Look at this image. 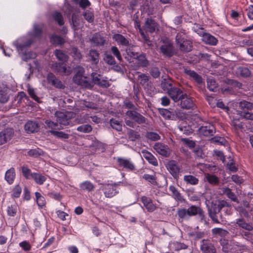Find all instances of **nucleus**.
I'll return each instance as SVG.
<instances>
[{
  "instance_id": "1",
  "label": "nucleus",
  "mask_w": 253,
  "mask_h": 253,
  "mask_svg": "<svg viewBox=\"0 0 253 253\" xmlns=\"http://www.w3.org/2000/svg\"><path fill=\"white\" fill-rule=\"evenodd\" d=\"M208 211L213 222L220 223L224 221V215L232 214V206L227 201L218 199L211 203V206L208 207Z\"/></svg>"
},
{
  "instance_id": "2",
  "label": "nucleus",
  "mask_w": 253,
  "mask_h": 253,
  "mask_svg": "<svg viewBox=\"0 0 253 253\" xmlns=\"http://www.w3.org/2000/svg\"><path fill=\"white\" fill-rule=\"evenodd\" d=\"M177 214L179 219L183 220L188 219L190 217L198 215L201 218L204 217V211L199 206L191 205L187 209L184 208L178 209Z\"/></svg>"
},
{
  "instance_id": "3",
  "label": "nucleus",
  "mask_w": 253,
  "mask_h": 253,
  "mask_svg": "<svg viewBox=\"0 0 253 253\" xmlns=\"http://www.w3.org/2000/svg\"><path fill=\"white\" fill-rule=\"evenodd\" d=\"M175 41L180 51L188 52L192 50L193 43L188 39L185 30L181 29L178 32L175 37Z\"/></svg>"
},
{
  "instance_id": "4",
  "label": "nucleus",
  "mask_w": 253,
  "mask_h": 253,
  "mask_svg": "<svg viewBox=\"0 0 253 253\" xmlns=\"http://www.w3.org/2000/svg\"><path fill=\"white\" fill-rule=\"evenodd\" d=\"M77 70V72L73 78V82L83 87L91 89L92 87V83L89 82V79L84 76V68L79 67Z\"/></svg>"
},
{
  "instance_id": "5",
  "label": "nucleus",
  "mask_w": 253,
  "mask_h": 253,
  "mask_svg": "<svg viewBox=\"0 0 253 253\" xmlns=\"http://www.w3.org/2000/svg\"><path fill=\"white\" fill-rule=\"evenodd\" d=\"M73 114L71 112L63 113L56 112L55 116L56 117V121L61 125L67 126L70 125L71 120Z\"/></svg>"
},
{
  "instance_id": "6",
  "label": "nucleus",
  "mask_w": 253,
  "mask_h": 253,
  "mask_svg": "<svg viewBox=\"0 0 253 253\" xmlns=\"http://www.w3.org/2000/svg\"><path fill=\"white\" fill-rule=\"evenodd\" d=\"M160 52L166 57H170L174 53L172 43L169 40H165L160 47Z\"/></svg>"
},
{
  "instance_id": "7",
  "label": "nucleus",
  "mask_w": 253,
  "mask_h": 253,
  "mask_svg": "<svg viewBox=\"0 0 253 253\" xmlns=\"http://www.w3.org/2000/svg\"><path fill=\"white\" fill-rule=\"evenodd\" d=\"M125 114L129 119H131L138 124L146 123V119L139 113L137 112L136 110H128Z\"/></svg>"
},
{
  "instance_id": "8",
  "label": "nucleus",
  "mask_w": 253,
  "mask_h": 253,
  "mask_svg": "<svg viewBox=\"0 0 253 253\" xmlns=\"http://www.w3.org/2000/svg\"><path fill=\"white\" fill-rule=\"evenodd\" d=\"M200 250L202 253H217L214 246L209 239H203L201 241Z\"/></svg>"
},
{
  "instance_id": "9",
  "label": "nucleus",
  "mask_w": 253,
  "mask_h": 253,
  "mask_svg": "<svg viewBox=\"0 0 253 253\" xmlns=\"http://www.w3.org/2000/svg\"><path fill=\"white\" fill-rule=\"evenodd\" d=\"M154 150L160 155L168 157L170 154V150L169 146L161 142H157L153 146Z\"/></svg>"
},
{
  "instance_id": "10",
  "label": "nucleus",
  "mask_w": 253,
  "mask_h": 253,
  "mask_svg": "<svg viewBox=\"0 0 253 253\" xmlns=\"http://www.w3.org/2000/svg\"><path fill=\"white\" fill-rule=\"evenodd\" d=\"M167 92L170 98L175 102L179 101L184 94L180 88L176 87L167 88Z\"/></svg>"
},
{
  "instance_id": "11",
  "label": "nucleus",
  "mask_w": 253,
  "mask_h": 253,
  "mask_svg": "<svg viewBox=\"0 0 253 253\" xmlns=\"http://www.w3.org/2000/svg\"><path fill=\"white\" fill-rule=\"evenodd\" d=\"M180 100V106L183 109H190L193 108L195 106L194 99L186 93L183 94Z\"/></svg>"
},
{
  "instance_id": "12",
  "label": "nucleus",
  "mask_w": 253,
  "mask_h": 253,
  "mask_svg": "<svg viewBox=\"0 0 253 253\" xmlns=\"http://www.w3.org/2000/svg\"><path fill=\"white\" fill-rule=\"evenodd\" d=\"M14 135L12 128H7L0 132V145H2L9 141Z\"/></svg>"
},
{
  "instance_id": "13",
  "label": "nucleus",
  "mask_w": 253,
  "mask_h": 253,
  "mask_svg": "<svg viewBox=\"0 0 253 253\" xmlns=\"http://www.w3.org/2000/svg\"><path fill=\"white\" fill-rule=\"evenodd\" d=\"M215 131L214 126L209 123H207L205 126H201L199 129V133L205 136L213 135Z\"/></svg>"
},
{
  "instance_id": "14",
  "label": "nucleus",
  "mask_w": 253,
  "mask_h": 253,
  "mask_svg": "<svg viewBox=\"0 0 253 253\" xmlns=\"http://www.w3.org/2000/svg\"><path fill=\"white\" fill-rule=\"evenodd\" d=\"M24 129L27 133H33L39 131L40 126L35 121H28L24 126Z\"/></svg>"
},
{
  "instance_id": "15",
  "label": "nucleus",
  "mask_w": 253,
  "mask_h": 253,
  "mask_svg": "<svg viewBox=\"0 0 253 253\" xmlns=\"http://www.w3.org/2000/svg\"><path fill=\"white\" fill-rule=\"evenodd\" d=\"M117 185L108 184L104 185L102 189L105 196L107 198H112L115 196L118 191L116 189Z\"/></svg>"
},
{
  "instance_id": "16",
  "label": "nucleus",
  "mask_w": 253,
  "mask_h": 253,
  "mask_svg": "<svg viewBox=\"0 0 253 253\" xmlns=\"http://www.w3.org/2000/svg\"><path fill=\"white\" fill-rule=\"evenodd\" d=\"M167 168L173 177L176 178L178 176L180 168L175 161L171 160L169 161L167 164Z\"/></svg>"
},
{
  "instance_id": "17",
  "label": "nucleus",
  "mask_w": 253,
  "mask_h": 253,
  "mask_svg": "<svg viewBox=\"0 0 253 253\" xmlns=\"http://www.w3.org/2000/svg\"><path fill=\"white\" fill-rule=\"evenodd\" d=\"M158 24L152 18H147L143 26L144 30L147 32L153 33L155 32L156 30L158 29Z\"/></svg>"
},
{
  "instance_id": "18",
  "label": "nucleus",
  "mask_w": 253,
  "mask_h": 253,
  "mask_svg": "<svg viewBox=\"0 0 253 253\" xmlns=\"http://www.w3.org/2000/svg\"><path fill=\"white\" fill-rule=\"evenodd\" d=\"M86 61L92 64L97 65L99 61V53L95 49H90L86 55Z\"/></svg>"
},
{
  "instance_id": "19",
  "label": "nucleus",
  "mask_w": 253,
  "mask_h": 253,
  "mask_svg": "<svg viewBox=\"0 0 253 253\" xmlns=\"http://www.w3.org/2000/svg\"><path fill=\"white\" fill-rule=\"evenodd\" d=\"M142 157L148 161V162L154 166H157L158 163L156 157L150 152L146 150H143L141 151Z\"/></svg>"
},
{
  "instance_id": "20",
  "label": "nucleus",
  "mask_w": 253,
  "mask_h": 253,
  "mask_svg": "<svg viewBox=\"0 0 253 253\" xmlns=\"http://www.w3.org/2000/svg\"><path fill=\"white\" fill-rule=\"evenodd\" d=\"M47 80L49 83H50L52 85L56 88H64L65 86L52 73H49L47 77Z\"/></svg>"
},
{
  "instance_id": "21",
  "label": "nucleus",
  "mask_w": 253,
  "mask_h": 253,
  "mask_svg": "<svg viewBox=\"0 0 253 253\" xmlns=\"http://www.w3.org/2000/svg\"><path fill=\"white\" fill-rule=\"evenodd\" d=\"M117 162L119 166L123 168L129 170H133L135 169L134 164L129 160L119 158L117 159Z\"/></svg>"
},
{
  "instance_id": "22",
  "label": "nucleus",
  "mask_w": 253,
  "mask_h": 253,
  "mask_svg": "<svg viewBox=\"0 0 253 253\" xmlns=\"http://www.w3.org/2000/svg\"><path fill=\"white\" fill-rule=\"evenodd\" d=\"M202 40L206 44L215 45L217 43V40L209 33H204L203 34Z\"/></svg>"
},
{
  "instance_id": "23",
  "label": "nucleus",
  "mask_w": 253,
  "mask_h": 253,
  "mask_svg": "<svg viewBox=\"0 0 253 253\" xmlns=\"http://www.w3.org/2000/svg\"><path fill=\"white\" fill-rule=\"evenodd\" d=\"M141 201L148 211L152 212L156 209V206L153 204L152 200L150 198L143 196L141 198Z\"/></svg>"
},
{
  "instance_id": "24",
  "label": "nucleus",
  "mask_w": 253,
  "mask_h": 253,
  "mask_svg": "<svg viewBox=\"0 0 253 253\" xmlns=\"http://www.w3.org/2000/svg\"><path fill=\"white\" fill-rule=\"evenodd\" d=\"M90 42L94 46H102L104 44L105 40L99 33H95L90 39Z\"/></svg>"
},
{
  "instance_id": "25",
  "label": "nucleus",
  "mask_w": 253,
  "mask_h": 253,
  "mask_svg": "<svg viewBox=\"0 0 253 253\" xmlns=\"http://www.w3.org/2000/svg\"><path fill=\"white\" fill-rule=\"evenodd\" d=\"M236 224L237 226L249 231H252L253 229V226L250 223L246 222L243 218L237 219L236 220Z\"/></svg>"
},
{
  "instance_id": "26",
  "label": "nucleus",
  "mask_w": 253,
  "mask_h": 253,
  "mask_svg": "<svg viewBox=\"0 0 253 253\" xmlns=\"http://www.w3.org/2000/svg\"><path fill=\"white\" fill-rule=\"evenodd\" d=\"M184 73L192 78L198 84H201L203 83V79L201 76L198 75L194 71H192L188 69H184Z\"/></svg>"
},
{
  "instance_id": "27",
  "label": "nucleus",
  "mask_w": 253,
  "mask_h": 253,
  "mask_svg": "<svg viewBox=\"0 0 253 253\" xmlns=\"http://www.w3.org/2000/svg\"><path fill=\"white\" fill-rule=\"evenodd\" d=\"M169 190L171 192V196L177 201L183 202L184 199L177 189L173 185L169 187Z\"/></svg>"
},
{
  "instance_id": "28",
  "label": "nucleus",
  "mask_w": 253,
  "mask_h": 253,
  "mask_svg": "<svg viewBox=\"0 0 253 253\" xmlns=\"http://www.w3.org/2000/svg\"><path fill=\"white\" fill-rule=\"evenodd\" d=\"M113 39L118 44L123 46H127L129 44V42L124 36L121 34H116L113 35Z\"/></svg>"
},
{
  "instance_id": "29",
  "label": "nucleus",
  "mask_w": 253,
  "mask_h": 253,
  "mask_svg": "<svg viewBox=\"0 0 253 253\" xmlns=\"http://www.w3.org/2000/svg\"><path fill=\"white\" fill-rule=\"evenodd\" d=\"M15 177V173L14 168H11L6 171L5 174V179L9 184L13 183Z\"/></svg>"
},
{
  "instance_id": "30",
  "label": "nucleus",
  "mask_w": 253,
  "mask_h": 253,
  "mask_svg": "<svg viewBox=\"0 0 253 253\" xmlns=\"http://www.w3.org/2000/svg\"><path fill=\"white\" fill-rule=\"evenodd\" d=\"M31 177L39 185L42 184L46 180V177L40 173H31Z\"/></svg>"
},
{
  "instance_id": "31",
  "label": "nucleus",
  "mask_w": 253,
  "mask_h": 253,
  "mask_svg": "<svg viewBox=\"0 0 253 253\" xmlns=\"http://www.w3.org/2000/svg\"><path fill=\"white\" fill-rule=\"evenodd\" d=\"M9 90L7 87H0V102L4 103L9 99Z\"/></svg>"
},
{
  "instance_id": "32",
  "label": "nucleus",
  "mask_w": 253,
  "mask_h": 253,
  "mask_svg": "<svg viewBox=\"0 0 253 253\" xmlns=\"http://www.w3.org/2000/svg\"><path fill=\"white\" fill-rule=\"evenodd\" d=\"M222 192L224 194L230 199L232 201L239 203V200L235 195V194L232 192L231 190L228 187H223L222 188Z\"/></svg>"
},
{
  "instance_id": "33",
  "label": "nucleus",
  "mask_w": 253,
  "mask_h": 253,
  "mask_svg": "<svg viewBox=\"0 0 253 253\" xmlns=\"http://www.w3.org/2000/svg\"><path fill=\"white\" fill-rule=\"evenodd\" d=\"M183 180L187 184L195 185L198 184L199 179L192 175H186L183 177Z\"/></svg>"
},
{
  "instance_id": "34",
  "label": "nucleus",
  "mask_w": 253,
  "mask_h": 253,
  "mask_svg": "<svg viewBox=\"0 0 253 253\" xmlns=\"http://www.w3.org/2000/svg\"><path fill=\"white\" fill-rule=\"evenodd\" d=\"M136 59L137 60V63L139 66L145 67L149 64V62L144 54L138 55V57L136 58Z\"/></svg>"
},
{
  "instance_id": "35",
  "label": "nucleus",
  "mask_w": 253,
  "mask_h": 253,
  "mask_svg": "<svg viewBox=\"0 0 253 253\" xmlns=\"http://www.w3.org/2000/svg\"><path fill=\"white\" fill-rule=\"evenodd\" d=\"M207 87L211 91H215L217 88L218 84L215 80L212 77L207 78Z\"/></svg>"
},
{
  "instance_id": "36",
  "label": "nucleus",
  "mask_w": 253,
  "mask_h": 253,
  "mask_svg": "<svg viewBox=\"0 0 253 253\" xmlns=\"http://www.w3.org/2000/svg\"><path fill=\"white\" fill-rule=\"evenodd\" d=\"M220 244L222 246V251L225 253H229L233 249L232 245L229 243L228 240L224 239L220 240Z\"/></svg>"
},
{
  "instance_id": "37",
  "label": "nucleus",
  "mask_w": 253,
  "mask_h": 253,
  "mask_svg": "<svg viewBox=\"0 0 253 253\" xmlns=\"http://www.w3.org/2000/svg\"><path fill=\"white\" fill-rule=\"evenodd\" d=\"M237 73L238 75L243 78H247L251 75V72L247 67H240L237 69Z\"/></svg>"
},
{
  "instance_id": "38",
  "label": "nucleus",
  "mask_w": 253,
  "mask_h": 253,
  "mask_svg": "<svg viewBox=\"0 0 253 253\" xmlns=\"http://www.w3.org/2000/svg\"><path fill=\"white\" fill-rule=\"evenodd\" d=\"M80 187L83 190L88 192L92 191L95 188L94 185L89 181H85L80 184Z\"/></svg>"
},
{
  "instance_id": "39",
  "label": "nucleus",
  "mask_w": 253,
  "mask_h": 253,
  "mask_svg": "<svg viewBox=\"0 0 253 253\" xmlns=\"http://www.w3.org/2000/svg\"><path fill=\"white\" fill-rule=\"evenodd\" d=\"M44 123L46 126V128L50 129L49 132L51 134L52 130H57L61 129V128L58 127V125L57 123H55L48 120H46Z\"/></svg>"
},
{
  "instance_id": "40",
  "label": "nucleus",
  "mask_w": 253,
  "mask_h": 253,
  "mask_svg": "<svg viewBox=\"0 0 253 253\" xmlns=\"http://www.w3.org/2000/svg\"><path fill=\"white\" fill-rule=\"evenodd\" d=\"M205 177L207 181L212 185H217L219 183L218 178L215 175L210 173H205Z\"/></svg>"
},
{
  "instance_id": "41",
  "label": "nucleus",
  "mask_w": 253,
  "mask_h": 253,
  "mask_svg": "<svg viewBox=\"0 0 253 253\" xmlns=\"http://www.w3.org/2000/svg\"><path fill=\"white\" fill-rule=\"evenodd\" d=\"M83 16L84 18L88 23H93L94 20V13L93 11L86 10L83 13Z\"/></svg>"
},
{
  "instance_id": "42",
  "label": "nucleus",
  "mask_w": 253,
  "mask_h": 253,
  "mask_svg": "<svg viewBox=\"0 0 253 253\" xmlns=\"http://www.w3.org/2000/svg\"><path fill=\"white\" fill-rule=\"evenodd\" d=\"M206 235V232L202 231H194L189 233L190 237L195 240H198Z\"/></svg>"
},
{
  "instance_id": "43",
  "label": "nucleus",
  "mask_w": 253,
  "mask_h": 253,
  "mask_svg": "<svg viewBox=\"0 0 253 253\" xmlns=\"http://www.w3.org/2000/svg\"><path fill=\"white\" fill-rule=\"evenodd\" d=\"M52 17L59 26H62L64 24L63 16L60 12L57 11L54 12L52 13Z\"/></svg>"
},
{
  "instance_id": "44",
  "label": "nucleus",
  "mask_w": 253,
  "mask_h": 253,
  "mask_svg": "<svg viewBox=\"0 0 253 253\" xmlns=\"http://www.w3.org/2000/svg\"><path fill=\"white\" fill-rule=\"evenodd\" d=\"M128 138L132 141H134L140 138L139 133L131 129H129L127 131Z\"/></svg>"
},
{
  "instance_id": "45",
  "label": "nucleus",
  "mask_w": 253,
  "mask_h": 253,
  "mask_svg": "<svg viewBox=\"0 0 253 253\" xmlns=\"http://www.w3.org/2000/svg\"><path fill=\"white\" fill-rule=\"evenodd\" d=\"M54 53L57 58L62 61L66 62L68 59V56L64 53L62 50L56 49Z\"/></svg>"
},
{
  "instance_id": "46",
  "label": "nucleus",
  "mask_w": 253,
  "mask_h": 253,
  "mask_svg": "<svg viewBox=\"0 0 253 253\" xmlns=\"http://www.w3.org/2000/svg\"><path fill=\"white\" fill-rule=\"evenodd\" d=\"M110 124L113 129L118 131L122 130V125L118 120L112 118L110 120Z\"/></svg>"
},
{
  "instance_id": "47",
  "label": "nucleus",
  "mask_w": 253,
  "mask_h": 253,
  "mask_svg": "<svg viewBox=\"0 0 253 253\" xmlns=\"http://www.w3.org/2000/svg\"><path fill=\"white\" fill-rule=\"evenodd\" d=\"M51 134L55 137L61 139H66L69 138V135L68 134L63 131H58L57 130H52L51 132Z\"/></svg>"
},
{
  "instance_id": "48",
  "label": "nucleus",
  "mask_w": 253,
  "mask_h": 253,
  "mask_svg": "<svg viewBox=\"0 0 253 253\" xmlns=\"http://www.w3.org/2000/svg\"><path fill=\"white\" fill-rule=\"evenodd\" d=\"M239 107L241 109L251 110L253 109V103L245 100L242 101L239 103Z\"/></svg>"
},
{
  "instance_id": "49",
  "label": "nucleus",
  "mask_w": 253,
  "mask_h": 253,
  "mask_svg": "<svg viewBox=\"0 0 253 253\" xmlns=\"http://www.w3.org/2000/svg\"><path fill=\"white\" fill-rule=\"evenodd\" d=\"M137 80L141 85L144 86L148 84L149 77L145 74H141L138 76Z\"/></svg>"
},
{
  "instance_id": "50",
  "label": "nucleus",
  "mask_w": 253,
  "mask_h": 253,
  "mask_svg": "<svg viewBox=\"0 0 253 253\" xmlns=\"http://www.w3.org/2000/svg\"><path fill=\"white\" fill-rule=\"evenodd\" d=\"M231 125L235 130L242 131L244 129V123L237 119L233 120L232 121Z\"/></svg>"
},
{
  "instance_id": "51",
  "label": "nucleus",
  "mask_w": 253,
  "mask_h": 253,
  "mask_svg": "<svg viewBox=\"0 0 253 253\" xmlns=\"http://www.w3.org/2000/svg\"><path fill=\"white\" fill-rule=\"evenodd\" d=\"M50 41L53 43L61 45L65 42L64 39L61 36L53 35L50 37Z\"/></svg>"
},
{
  "instance_id": "52",
  "label": "nucleus",
  "mask_w": 253,
  "mask_h": 253,
  "mask_svg": "<svg viewBox=\"0 0 253 253\" xmlns=\"http://www.w3.org/2000/svg\"><path fill=\"white\" fill-rule=\"evenodd\" d=\"M72 24L74 30H77L80 25V19L78 15L75 13L72 15Z\"/></svg>"
},
{
  "instance_id": "53",
  "label": "nucleus",
  "mask_w": 253,
  "mask_h": 253,
  "mask_svg": "<svg viewBox=\"0 0 253 253\" xmlns=\"http://www.w3.org/2000/svg\"><path fill=\"white\" fill-rule=\"evenodd\" d=\"M213 234L218 235L222 237H225L228 234V232L221 228H214L212 229Z\"/></svg>"
},
{
  "instance_id": "54",
  "label": "nucleus",
  "mask_w": 253,
  "mask_h": 253,
  "mask_svg": "<svg viewBox=\"0 0 253 253\" xmlns=\"http://www.w3.org/2000/svg\"><path fill=\"white\" fill-rule=\"evenodd\" d=\"M43 151L40 148L31 149L28 152L29 156L36 158L43 155Z\"/></svg>"
},
{
  "instance_id": "55",
  "label": "nucleus",
  "mask_w": 253,
  "mask_h": 253,
  "mask_svg": "<svg viewBox=\"0 0 253 253\" xmlns=\"http://www.w3.org/2000/svg\"><path fill=\"white\" fill-rule=\"evenodd\" d=\"M35 196L38 205L40 207H43L45 204V200L44 197L42 196L39 192L35 193Z\"/></svg>"
},
{
  "instance_id": "56",
  "label": "nucleus",
  "mask_w": 253,
  "mask_h": 253,
  "mask_svg": "<svg viewBox=\"0 0 253 253\" xmlns=\"http://www.w3.org/2000/svg\"><path fill=\"white\" fill-rule=\"evenodd\" d=\"M18 209V206L16 204L8 207L7 210V214L10 216H15L17 212Z\"/></svg>"
},
{
  "instance_id": "57",
  "label": "nucleus",
  "mask_w": 253,
  "mask_h": 253,
  "mask_svg": "<svg viewBox=\"0 0 253 253\" xmlns=\"http://www.w3.org/2000/svg\"><path fill=\"white\" fill-rule=\"evenodd\" d=\"M76 4H79L82 9H85L90 5L88 0H72Z\"/></svg>"
},
{
  "instance_id": "58",
  "label": "nucleus",
  "mask_w": 253,
  "mask_h": 253,
  "mask_svg": "<svg viewBox=\"0 0 253 253\" xmlns=\"http://www.w3.org/2000/svg\"><path fill=\"white\" fill-rule=\"evenodd\" d=\"M77 130L84 133H89L92 131V128L89 125H84L78 126Z\"/></svg>"
},
{
  "instance_id": "59",
  "label": "nucleus",
  "mask_w": 253,
  "mask_h": 253,
  "mask_svg": "<svg viewBox=\"0 0 253 253\" xmlns=\"http://www.w3.org/2000/svg\"><path fill=\"white\" fill-rule=\"evenodd\" d=\"M22 192V188L19 185H16L12 189L11 197L14 198H18L20 196Z\"/></svg>"
},
{
  "instance_id": "60",
  "label": "nucleus",
  "mask_w": 253,
  "mask_h": 253,
  "mask_svg": "<svg viewBox=\"0 0 253 253\" xmlns=\"http://www.w3.org/2000/svg\"><path fill=\"white\" fill-rule=\"evenodd\" d=\"M104 60L106 63L110 65H113L116 64L114 58L110 54H104Z\"/></svg>"
},
{
  "instance_id": "61",
  "label": "nucleus",
  "mask_w": 253,
  "mask_h": 253,
  "mask_svg": "<svg viewBox=\"0 0 253 253\" xmlns=\"http://www.w3.org/2000/svg\"><path fill=\"white\" fill-rule=\"evenodd\" d=\"M146 137L152 141H157L160 139L159 135L155 132H148L146 133Z\"/></svg>"
},
{
  "instance_id": "62",
  "label": "nucleus",
  "mask_w": 253,
  "mask_h": 253,
  "mask_svg": "<svg viewBox=\"0 0 253 253\" xmlns=\"http://www.w3.org/2000/svg\"><path fill=\"white\" fill-rule=\"evenodd\" d=\"M91 76L92 78V80L90 81L89 82L92 83V87L94 86V84H97V83H99V82L100 80V75L96 73L93 72L91 74Z\"/></svg>"
},
{
  "instance_id": "63",
  "label": "nucleus",
  "mask_w": 253,
  "mask_h": 253,
  "mask_svg": "<svg viewBox=\"0 0 253 253\" xmlns=\"http://www.w3.org/2000/svg\"><path fill=\"white\" fill-rule=\"evenodd\" d=\"M21 170L23 175L27 179H29L31 177V170L27 166H23L21 168Z\"/></svg>"
},
{
  "instance_id": "64",
  "label": "nucleus",
  "mask_w": 253,
  "mask_h": 253,
  "mask_svg": "<svg viewBox=\"0 0 253 253\" xmlns=\"http://www.w3.org/2000/svg\"><path fill=\"white\" fill-rule=\"evenodd\" d=\"M212 141L215 143L220 144L221 145H225L227 141L223 137L220 136H215L212 138Z\"/></svg>"
}]
</instances>
